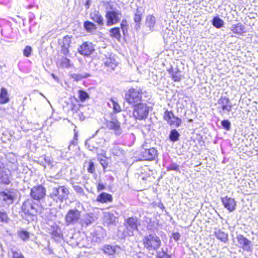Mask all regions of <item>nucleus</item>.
Here are the masks:
<instances>
[{"mask_svg": "<svg viewBox=\"0 0 258 258\" xmlns=\"http://www.w3.org/2000/svg\"><path fill=\"white\" fill-rule=\"evenodd\" d=\"M171 71H172V69H171V70L169 71V73H171Z\"/></svg>", "mask_w": 258, "mask_h": 258, "instance_id": "nucleus-59", "label": "nucleus"}, {"mask_svg": "<svg viewBox=\"0 0 258 258\" xmlns=\"http://www.w3.org/2000/svg\"><path fill=\"white\" fill-rule=\"evenodd\" d=\"M104 187H105V186L103 183H99L97 186V189H98V190H103V189H104Z\"/></svg>", "mask_w": 258, "mask_h": 258, "instance_id": "nucleus-52", "label": "nucleus"}, {"mask_svg": "<svg viewBox=\"0 0 258 258\" xmlns=\"http://www.w3.org/2000/svg\"><path fill=\"white\" fill-rule=\"evenodd\" d=\"M19 236L23 240H28L29 238V233L24 230H21L18 232Z\"/></svg>", "mask_w": 258, "mask_h": 258, "instance_id": "nucleus-38", "label": "nucleus"}, {"mask_svg": "<svg viewBox=\"0 0 258 258\" xmlns=\"http://www.w3.org/2000/svg\"><path fill=\"white\" fill-rule=\"evenodd\" d=\"M81 212L74 209L69 210L66 216L65 222L67 225H73L80 222Z\"/></svg>", "mask_w": 258, "mask_h": 258, "instance_id": "nucleus-6", "label": "nucleus"}, {"mask_svg": "<svg viewBox=\"0 0 258 258\" xmlns=\"http://www.w3.org/2000/svg\"><path fill=\"white\" fill-rule=\"evenodd\" d=\"M93 218L91 217H88L86 220H85V223L88 225L92 223Z\"/></svg>", "mask_w": 258, "mask_h": 258, "instance_id": "nucleus-50", "label": "nucleus"}, {"mask_svg": "<svg viewBox=\"0 0 258 258\" xmlns=\"http://www.w3.org/2000/svg\"><path fill=\"white\" fill-rule=\"evenodd\" d=\"M167 171L174 170L176 171H179V166L175 163H172L167 168Z\"/></svg>", "mask_w": 258, "mask_h": 258, "instance_id": "nucleus-41", "label": "nucleus"}, {"mask_svg": "<svg viewBox=\"0 0 258 258\" xmlns=\"http://www.w3.org/2000/svg\"><path fill=\"white\" fill-rule=\"evenodd\" d=\"M11 251L13 254V258H25L21 253L19 252L15 249H12Z\"/></svg>", "mask_w": 258, "mask_h": 258, "instance_id": "nucleus-45", "label": "nucleus"}, {"mask_svg": "<svg viewBox=\"0 0 258 258\" xmlns=\"http://www.w3.org/2000/svg\"><path fill=\"white\" fill-rule=\"evenodd\" d=\"M4 183H5V184H9V180L8 178H6V179H5L4 181H3Z\"/></svg>", "mask_w": 258, "mask_h": 258, "instance_id": "nucleus-55", "label": "nucleus"}, {"mask_svg": "<svg viewBox=\"0 0 258 258\" xmlns=\"http://www.w3.org/2000/svg\"><path fill=\"white\" fill-rule=\"evenodd\" d=\"M104 221L109 225H114L117 221V218L114 214L109 212L104 213Z\"/></svg>", "mask_w": 258, "mask_h": 258, "instance_id": "nucleus-22", "label": "nucleus"}, {"mask_svg": "<svg viewBox=\"0 0 258 258\" xmlns=\"http://www.w3.org/2000/svg\"><path fill=\"white\" fill-rule=\"evenodd\" d=\"M157 258H171V257L169 254L162 250V251L157 252Z\"/></svg>", "mask_w": 258, "mask_h": 258, "instance_id": "nucleus-42", "label": "nucleus"}, {"mask_svg": "<svg viewBox=\"0 0 258 258\" xmlns=\"http://www.w3.org/2000/svg\"><path fill=\"white\" fill-rule=\"evenodd\" d=\"M121 12L119 11H108L106 13V25L108 26H112L120 21Z\"/></svg>", "mask_w": 258, "mask_h": 258, "instance_id": "nucleus-8", "label": "nucleus"}, {"mask_svg": "<svg viewBox=\"0 0 258 258\" xmlns=\"http://www.w3.org/2000/svg\"><path fill=\"white\" fill-rule=\"evenodd\" d=\"M8 220L7 214L5 212H0V222L7 223Z\"/></svg>", "mask_w": 258, "mask_h": 258, "instance_id": "nucleus-46", "label": "nucleus"}, {"mask_svg": "<svg viewBox=\"0 0 258 258\" xmlns=\"http://www.w3.org/2000/svg\"><path fill=\"white\" fill-rule=\"evenodd\" d=\"M221 201L224 207L229 212L234 211L236 209V203L234 199L225 196L221 198Z\"/></svg>", "mask_w": 258, "mask_h": 258, "instance_id": "nucleus-13", "label": "nucleus"}, {"mask_svg": "<svg viewBox=\"0 0 258 258\" xmlns=\"http://www.w3.org/2000/svg\"><path fill=\"white\" fill-rule=\"evenodd\" d=\"M126 229L124 231L126 235L132 236L135 231L137 230V219L130 217L127 219L125 224Z\"/></svg>", "mask_w": 258, "mask_h": 258, "instance_id": "nucleus-9", "label": "nucleus"}, {"mask_svg": "<svg viewBox=\"0 0 258 258\" xmlns=\"http://www.w3.org/2000/svg\"><path fill=\"white\" fill-rule=\"evenodd\" d=\"M107 127L108 129L113 130L116 136H119L122 133V129L120 123L116 119H112L107 122Z\"/></svg>", "mask_w": 258, "mask_h": 258, "instance_id": "nucleus-15", "label": "nucleus"}, {"mask_svg": "<svg viewBox=\"0 0 258 258\" xmlns=\"http://www.w3.org/2000/svg\"><path fill=\"white\" fill-rule=\"evenodd\" d=\"M90 18L98 26H103L104 24V19L101 14L98 11L94 10L90 14Z\"/></svg>", "mask_w": 258, "mask_h": 258, "instance_id": "nucleus-19", "label": "nucleus"}, {"mask_svg": "<svg viewBox=\"0 0 258 258\" xmlns=\"http://www.w3.org/2000/svg\"><path fill=\"white\" fill-rule=\"evenodd\" d=\"M142 156L144 160H153L157 156V151L154 148L145 150L142 152Z\"/></svg>", "mask_w": 258, "mask_h": 258, "instance_id": "nucleus-18", "label": "nucleus"}, {"mask_svg": "<svg viewBox=\"0 0 258 258\" xmlns=\"http://www.w3.org/2000/svg\"><path fill=\"white\" fill-rule=\"evenodd\" d=\"M74 189L75 190V191L76 192H77L78 193H79V194H83L84 193L83 189L81 187L76 185V186H75L74 187Z\"/></svg>", "mask_w": 258, "mask_h": 258, "instance_id": "nucleus-49", "label": "nucleus"}, {"mask_svg": "<svg viewBox=\"0 0 258 258\" xmlns=\"http://www.w3.org/2000/svg\"><path fill=\"white\" fill-rule=\"evenodd\" d=\"M59 231L60 230L57 228H56V230L55 231H53L52 234L55 236H59Z\"/></svg>", "mask_w": 258, "mask_h": 258, "instance_id": "nucleus-51", "label": "nucleus"}, {"mask_svg": "<svg viewBox=\"0 0 258 258\" xmlns=\"http://www.w3.org/2000/svg\"><path fill=\"white\" fill-rule=\"evenodd\" d=\"M95 50L94 46L90 42H84L78 48V52L84 56H89Z\"/></svg>", "mask_w": 258, "mask_h": 258, "instance_id": "nucleus-10", "label": "nucleus"}, {"mask_svg": "<svg viewBox=\"0 0 258 258\" xmlns=\"http://www.w3.org/2000/svg\"><path fill=\"white\" fill-rule=\"evenodd\" d=\"M101 57L105 66L108 68L114 70L117 65L115 58L111 55H109V56L108 57L106 55L103 54Z\"/></svg>", "mask_w": 258, "mask_h": 258, "instance_id": "nucleus-17", "label": "nucleus"}, {"mask_svg": "<svg viewBox=\"0 0 258 258\" xmlns=\"http://www.w3.org/2000/svg\"><path fill=\"white\" fill-rule=\"evenodd\" d=\"M104 142V140L103 139H100V142H99V144L103 143Z\"/></svg>", "mask_w": 258, "mask_h": 258, "instance_id": "nucleus-56", "label": "nucleus"}, {"mask_svg": "<svg viewBox=\"0 0 258 258\" xmlns=\"http://www.w3.org/2000/svg\"><path fill=\"white\" fill-rule=\"evenodd\" d=\"M143 10L142 8H138L134 15V20L136 25L139 26L140 22L142 19Z\"/></svg>", "mask_w": 258, "mask_h": 258, "instance_id": "nucleus-28", "label": "nucleus"}, {"mask_svg": "<svg viewBox=\"0 0 258 258\" xmlns=\"http://www.w3.org/2000/svg\"><path fill=\"white\" fill-rule=\"evenodd\" d=\"M32 52V48L30 46H27L23 50V55L26 57H29Z\"/></svg>", "mask_w": 258, "mask_h": 258, "instance_id": "nucleus-44", "label": "nucleus"}, {"mask_svg": "<svg viewBox=\"0 0 258 258\" xmlns=\"http://www.w3.org/2000/svg\"><path fill=\"white\" fill-rule=\"evenodd\" d=\"M72 37L69 36H64L61 40L59 41L61 46V52L64 55L69 53V47L72 41Z\"/></svg>", "mask_w": 258, "mask_h": 258, "instance_id": "nucleus-14", "label": "nucleus"}, {"mask_svg": "<svg viewBox=\"0 0 258 258\" xmlns=\"http://www.w3.org/2000/svg\"><path fill=\"white\" fill-rule=\"evenodd\" d=\"M150 108L146 103H140L135 106L133 115L139 120L145 119L148 115Z\"/></svg>", "mask_w": 258, "mask_h": 258, "instance_id": "nucleus-5", "label": "nucleus"}, {"mask_svg": "<svg viewBox=\"0 0 258 258\" xmlns=\"http://www.w3.org/2000/svg\"><path fill=\"white\" fill-rule=\"evenodd\" d=\"M171 75L172 80L174 82H179L182 79V76L179 71L172 72Z\"/></svg>", "mask_w": 258, "mask_h": 258, "instance_id": "nucleus-39", "label": "nucleus"}, {"mask_svg": "<svg viewBox=\"0 0 258 258\" xmlns=\"http://www.w3.org/2000/svg\"><path fill=\"white\" fill-rule=\"evenodd\" d=\"M9 95L7 89L2 88L0 92V104H6L9 102Z\"/></svg>", "mask_w": 258, "mask_h": 258, "instance_id": "nucleus-24", "label": "nucleus"}, {"mask_svg": "<svg viewBox=\"0 0 258 258\" xmlns=\"http://www.w3.org/2000/svg\"><path fill=\"white\" fill-rule=\"evenodd\" d=\"M57 64L61 67L67 69L71 68L73 66V64L71 63L70 59L64 56H62L60 58V60L57 62Z\"/></svg>", "mask_w": 258, "mask_h": 258, "instance_id": "nucleus-25", "label": "nucleus"}, {"mask_svg": "<svg viewBox=\"0 0 258 258\" xmlns=\"http://www.w3.org/2000/svg\"><path fill=\"white\" fill-rule=\"evenodd\" d=\"M173 237L175 240H177L179 239V234L178 233L174 234Z\"/></svg>", "mask_w": 258, "mask_h": 258, "instance_id": "nucleus-54", "label": "nucleus"}, {"mask_svg": "<svg viewBox=\"0 0 258 258\" xmlns=\"http://www.w3.org/2000/svg\"><path fill=\"white\" fill-rule=\"evenodd\" d=\"M156 20L155 17L153 15H149L146 18V25L152 31L154 30Z\"/></svg>", "mask_w": 258, "mask_h": 258, "instance_id": "nucleus-26", "label": "nucleus"}, {"mask_svg": "<svg viewBox=\"0 0 258 258\" xmlns=\"http://www.w3.org/2000/svg\"><path fill=\"white\" fill-rule=\"evenodd\" d=\"M51 76H52V77L54 79H55V75L53 74H52Z\"/></svg>", "mask_w": 258, "mask_h": 258, "instance_id": "nucleus-58", "label": "nucleus"}, {"mask_svg": "<svg viewBox=\"0 0 258 258\" xmlns=\"http://www.w3.org/2000/svg\"><path fill=\"white\" fill-rule=\"evenodd\" d=\"M44 159L48 165L52 166V160L50 157L45 156Z\"/></svg>", "mask_w": 258, "mask_h": 258, "instance_id": "nucleus-48", "label": "nucleus"}, {"mask_svg": "<svg viewBox=\"0 0 258 258\" xmlns=\"http://www.w3.org/2000/svg\"><path fill=\"white\" fill-rule=\"evenodd\" d=\"M79 98L81 102H84L89 98V94L85 91L80 90L78 91Z\"/></svg>", "mask_w": 258, "mask_h": 258, "instance_id": "nucleus-35", "label": "nucleus"}, {"mask_svg": "<svg viewBox=\"0 0 258 258\" xmlns=\"http://www.w3.org/2000/svg\"><path fill=\"white\" fill-rule=\"evenodd\" d=\"M41 96H43L44 98H45V97L42 94H41Z\"/></svg>", "mask_w": 258, "mask_h": 258, "instance_id": "nucleus-61", "label": "nucleus"}, {"mask_svg": "<svg viewBox=\"0 0 258 258\" xmlns=\"http://www.w3.org/2000/svg\"><path fill=\"white\" fill-rule=\"evenodd\" d=\"M236 239L239 247L242 248L244 250L246 251H250L251 250V241L243 235H238L236 237Z\"/></svg>", "mask_w": 258, "mask_h": 258, "instance_id": "nucleus-12", "label": "nucleus"}, {"mask_svg": "<svg viewBox=\"0 0 258 258\" xmlns=\"http://www.w3.org/2000/svg\"><path fill=\"white\" fill-rule=\"evenodd\" d=\"M96 142L95 139L91 138L86 141L85 145L90 150L93 151L95 149H98V147L96 146L97 143L95 144Z\"/></svg>", "mask_w": 258, "mask_h": 258, "instance_id": "nucleus-27", "label": "nucleus"}, {"mask_svg": "<svg viewBox=\"0 0 258 258\" xmlns=\"http://www.w3.org/2000/svg\"><path fill=\"white\" fill-rule=\"evenodd\" d=\"M142 90L140 88H131L125 94L127 102L132 105H136L142 99Z\"/></svg>", "mask_w": 258, "mask_h": 258, "instance_id": "nucleus-2", "label": "nucleus"}, {"mask_svg": "<svg viewBox=\"0 0 258 258\" xmlns=\"http://www.w3.org/2000/svg\"><path fill=\"white\" fill-rule=\"evenodd\" d=\"M174 116V115L172 111L166 110L164 112L163 118L164 119L167 121L168 123Z\"/></svg>", "mask_w": 258, "mask_h": 258, "instance_id": "nucleus-40", "label": "nucleus"}, {"mask_svg": "<svg viewBox=\"0 0 258 258\" xmlns=\"http://www.w3.org/2000/svg\"><path fill=\"white\" fill-rule=\"evenodd\" d=\"M181 119L177 117L174 116L170 121L168 122V124L170 125H173L175 127H178L181 124Z\"/></svg>", "mask_w": 258, "mask_h": 258, "instance_id": "nucleus-33", "label": "nucleus"}, {"mask_svg": "<svg viewBox=\"0 0 258 258\" xmlns=\"http://www.w3.org/2000/svg\"><path fill=\"white\" fill-rule=\"evenodd\" d=\"M117 246L110 245H105L103 247V251L105 253L109 255H112L116 252Z\"/></svg>", "mask_w": 258, "mask_h": 258, "instance_id": "nucleus-29", "label": "nucleus"}, {"mask_svg": "<svg viewBox=\"0 0 258 258\" xmlns=\"http://www.w3.org/2000/svg\"><path fill=\"white\" fill-rule=\"evenodd\" d=\"M113 200L112 196L106 192H102L98 196L96 201L101 203H107L111 202Z\"/></svg>", "mask_w": 258, "mask_h": 258, "instance_id": "nucleus-21", "label": "nucleus"}, {"mask_svg": "<svg viewBox=\"0 0 258 258\" xmlns=\"http://www.w3.org/2000/svg\"><path fill=\"white\" fill-rule=\"evenodd\" d=\"M143 242L144 247L149 251L157 250L161 244L160 238L155 234H150L145 236Z\"/></svg>", "mask_w": 258, "mask_h": 258, "instance_id": "nucleus-1", "label": "nucleus"}, {"mask_svg": "<svg viewBox=\"0 0 258 258\" xmlns=\"http://www.w3.org/2000/svg\"><path fill=\"white\" fill-rule=\"evenodd\" d=\"M214 235L215 237L224 243L228 240V234L221 229H216L214 231Z\"/></svg>", "mask_w": 258, "mask_h": 258, "instance_id": "nucleus-23", "label": "nucleus"}, {"mask_svg": "<svg viewBox=\"0 0 258 258\" xmlns=\"http://www.w3.org/2000/svg\"><path fill=\"white\" fill-rule=\"evenodd\" d=\"M230 29L233 33L238 35H242L246 32L245 26L241 23L233 24Z\"/></svg>", "mask_w": 258, "mask_h": 258, "instance_id": "nucleus-20", "label": "nucleus"}, {"mask_svg": "<svg viewBox=\"0 0 258 258\" xmlns=\"http://www.w3.org/2000/svg\"><path fill=\"white\" fill-rule=\"evenodd\" d=\"M95 171L94 165L92 162L89 163V166L88 168V171L91 173H92Z\"/></svg>", "mask_w": 258, "mask_h": 258, "instance_id": "nucleus-47", "label": "nucleus"}, {"mask_svg": "<svg viewBox=\"0 0 258 258\" xmlns=\"http://www.w3.org/2000/svg\"><path fill=\"white\" fill-rule=\"evenodd\" d=\"M108 104L110 107H112L114 112H119L121 111L120 105L114 99H111L108 102Z\"/></svg>", "mask_w": 258, "mask_h": 258, "instance_id": "nucleus-31", "label": "nucleus"}, {"mask_svg": "<svg viewBox=\"0 0 258 258\" xmlns=\"http://www.w3.org/2000/svg\"><path fill=\"white\" fill-rule=\"evenodd\" d=\"M212 25L216 28L219 29L224 25V21L219 17H214L212 21Z\"/></svg>", "mask_w": 258, "mask_h": 258, "instance_id": "nucleus-30", "label": "nucleus"}, {"mask_svg": "<svg viewBox=\"0 0 258 258\" xmlns=\"http://www.w3.org/2000/svg\"><path fill=\"white\" fill-rule=\"evenodd\" d=\"M69 189L64 186H59L58 188L53 187L50 193V197L56 202H62L68 198Z\"/></svg>", "mask_w": 258, "mask_h": 258, "instance_id": "nucleus-3", "label": "nucleus"}, {"mask_svg": "<svg viewBox=\"0 0 258 258\" xmlns=\"http://www.w3.org/2000/svg\"><path fill=\"white\" fill-rule=\"evenodd\" d=\"M15 192L13 191L6 190L0 192V199L8 204H12L14 202Z\"/></svg>", "mask_w": 258, "mask_h": 258, "instance_id": "nucleus-16", "label": "nucleus"}, {"mask_svg": "<svg viewBox=\"0 0 258 258\" xmlns=\"http://www.w3.org/2000/svg\"><path fill=\"white\" fill-rule=\"evenodd\" d=\"M157 207H159L160 209L163 210L164 209V206L163 204L161 202H159L157 205Z\"/></svg>", "mask_w": 258, "mask_h": 258, "instance_id": "nucleus-53", "label": "nucleus"}, {"mask_svg": "<svg viewBox=\"0 0 258 258\" xmlns=\"http://www.w3.org/2000/svg\"><path fill=\"white\" fill-rule=\"evenodd\" d=\"M218 109L221 115L232 110V105L230 99L226 96H221L217 101Z\"/></svg>", "mask_w": 258, "mask_h": 258, "instance_id": "nucleus-7", "label": "nucleus"}, {"mask_svg": "<svg viewBox=\"0 0 258 258\" xmlns=\"http://www.w3.org/2000/svg\"><path fill=\"white\" fill-rule=\"evenodd\" d=\"M30 195L33 199L39 201L45 195V189L41 185L34 186L31 189Z\"/></svg>", "mask_w": 258, "mask_h": 258, "instance_id": "nucleus-11", "label": "nucleus"}, {"mask_svg": "<svg viewBox=\"0 0 258 258\" xmlns=\"http://www.w3.org/2000/svg\"><path fill=\"white\" fill-rule=\"evenodd\" d=\"M179 136L180 134L176 130L174 129L171 131L169 138L171 141L175 142L179 140Z\"/></svg>", "mask_w": 258, "mask_h": 258, "instance_id": "nucleus-32", "label": "nucleus"}, {"mask_svg": "<svg viewBox=\"0 0 258 258\" xmlns=\"http://www.w3.org/2000/svg\"><path fill=\"white\" fill-rule=\"evenodd\" d=\"M89 76L90 75L87 73H84L82 74H74L72 75V78L77 81H80L84 78H86Z\"/></svg>", "mask_w": 258, "mask_h": 258, "instance_id": "nucleus-36", "label": "nucleus"}, {"mask_svg": "<svg viewBox=\"0 0 258 258\" xmlns=\"http://www.w3.org/2000/svg\"><path fill=\"white\" fill-rule=\"evenodd\" d=\"M221 125L226 131H229L231 127V123L228 120H224L221 121Z\"/></svg>", "mask_w": 258, "mask_h": 258, "instance_id": "nucleus-43", "label": "nucleus"}, {"mask_svg": "<svg viewBox=\"0 0 258 258\" xmlns=\"http://www.w3.org/2000/svg\"><path fill=\"white\" fill-rule=\"evenodd\" d=\"M70 146H71V145H69V146H68V150H70Z\"/></svg>", "mask_w": 258, "mask_h": 258, "instance_id": "nucleus-60", "label": "nucleus"}, {"mask_svg": "<svg viewBox=\"0 0 258 258\" xmlns=\"http://www.w3.org/2000/svg\"><path fill=\"white\" fill-rule=\"evenodd\" d=\"M84 26L88 31L95 30L96 28V25L93 23L89 21H86L84 23Z\"/></svg>", "mask_w": 258, "mask_h": 258, "instance_id": "nucleus-37", "label": "nucleus"}, {"mask_svg": "<svg viewBox=\"0 0 258 258\" xmlns=\"http://www.w3.org/2000/svg\"><path fill=\"white\" fill-rule=\"evenodd\" d=\"M22 211L28 215H35L41 212V208L37 203L32 200H27L25 201L22 206Z\"/></svg>", "mask_w": 258, "mask_h": 258, "instance_id": "nucleus-4", "label": "nucleus"}, {"mask_svg": "<svg viewBox=\"0 0 258 258\" xmlns=\"http://www.w3.org/2000/svg\"><path fill=\"white\" fill-rule=\"evenodd\" d=\"M110 35L111 37H115L117 39H119L120 38V29L118 27H115L111 29L110 30Z\"/></svg>", "mask_w": 258, "mask_h": 258, "instance_id": "nucleus-34", "label": "nucleus"}, {"mask_svg": "<svg viewBox=\"0 0 258 258\" xmlns=\"http://www.w3.org/2000/svg\"><path fill=\"white\" fill-rule=\"evenodd\" d=\"M121 28L123 29V27L124 26V24H123V22H122L121 24Z\"/></svg>", "mask_w": 258, "mask_h": 258, "instance_id": "nucleus-57", "label": "nucleus"}]
</instances>
